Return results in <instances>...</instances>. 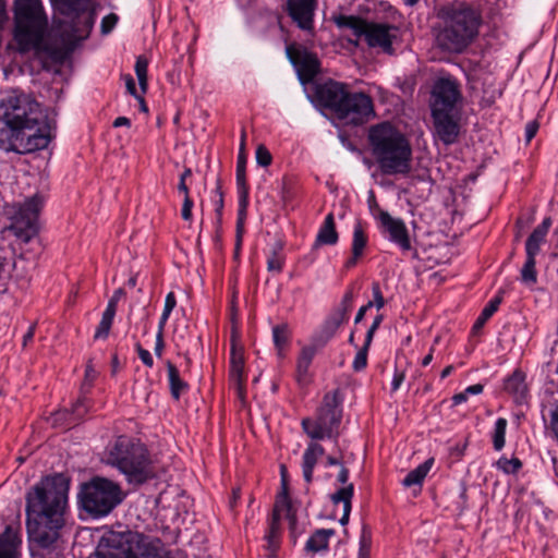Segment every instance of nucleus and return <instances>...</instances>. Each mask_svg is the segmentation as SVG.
<instances>
[{"mask_svg":"<svg viewBox=\"0 0 558 558\" xmlns=\"http://www.w3.org/2000/svg\"><path fill=\"white\" fill-rule=\"evenodd\" d=\"M70 482L63 474L46 476L26 494V527L40 549L54 551L64 525Z\"/></svg>","mask_w":558,"mask_h":558,"instance_id":"obj_1","label":"nucleus"},{"mask_svg":"<svg viewBox=\"0 0 558 558\" xmlns=\"http://www.w3.org/2000/svg\"><path fill=\"white\" fill-rule=\"evenodd\" d=\"M50 125L39 104L25 94L0 104V146L7 151L28 154L50 143Z\"/></svg>","mask_w":558,"mask_h":558,"instance_id":"obj_2","label":"nucleus"},{"mask_svg":"<svg viewBox=\"0 0 558 558\" xmlns=\"http://www.w3.org/2000/svg\"><path fill=\"white\" fill-rule=\"evenodd\" d=\"M312 100L344 124L361 125L374 116L373 100L368 95L352 93L348 84L333 80L316 84Z\"/></svg>","mask_w":558,"mask_h":558,"instance_id":"obj_3","label":"nucleus"},{"mask_svg":"<svg viewBox=\"0 0 558 558\" xmlns=\"http://www.w3.org/2000/svg\"><path fill=\"white\" fill-rule=\"evenodd\" d=\"M435 41L442 51L461 53L478 35L480 11L465 2L445 5L437 13Z\"/></svg>","mask_w":558,"mask_h":558,"instance_id":"obj_4","label":"nucleus"},{"mask_svg":"<svg viewBox=\"0 0 558 558\" xmlns=\"http://www.w3.org/2000/svg\"><path fill=\"white\" fill-rule=\"evenodd\" d=\"M48 20L40 0H14V40L20 52L34 50L53 62L63 58L61 50L45 41Z\"/></svg>","mask_w":558,"mask_h":558,"instance_id":"obj_5","label":"nucleus"},{"mask_svg":"<svg viewBox=\"0 0 558 558\" xmlns=\"http://www.w3.org/2000/svg\"><path fill=\"white\" fill-rule=\"evenodd\" d=\"M368 142L372 155L384 174H408L411 171L412 147L391 123L373 125L368 131Z\"/></svg>","mask_w":558,"mask_h":558,"instance_id":"obj_6","label":"nucleus"},{"mask_svg":"<svg viewBox=\"0 0 558 558\" xmlns=\"http://www.w3.org/2000/svg\"><path fill=\"white\" fill-rule=\"evenodd\" d=\"M339 28L351 29L357 39H363L372 49L395 54L393 43L398 38L397 26L387 23L367 21L356 15L339 14L332 17Z\"/></svg>","mask_w":558,"mask_h":558,"instance_id":"obj_7","label":"nucleus"},{"mask_svg":"<svg viewBox=\"0 0 558 558\" xmlns=\"http://www.w3.org/2000/svg\"><path fill=\"white\" fill-rule=\"evenodd\" d=\"M107 553H96L89 558H172L160 541H150L137 532L112 533Z\"/></svg>","mask_w":558,"mask_h":558,"instance_id":"obj_8","label":"nucleus"},{"mask_svg":"<svg viewBox=\"0 0 558 558\" xmlns=\"http://www.w3.org/2000/svg\"><path fill=\"white\" fill-rule=\"evenodd\" d=\"M109 461L125 474L129 483L135 485L145 483L154 475L145 447L126 437L117 439L110 450Z\"/></svg>","mask_w":558,"mask_h":558,"instance_id":"obj_9","label":"nucleus"},{"mask_svg":"<svg viewBox=\"0 0 558 558\" xmlns=\"http://www.w3.org/2000/svg\"><path fill=\"white\" fill-rule=\"evenodd\" d=\"M342 399L338 389L327 392L318 407L315 417H304L302 429L313 440L325 438L337 442L342 420Z\"/></svg>","mask_w":558,"mask_h":558,"instance_id":"obj_10","label":"nucleus"},{"mask_svg":"<svg viewBox=\"0 0 558 558\" xmlns=\"http://www.w3.org/2000/svg\"><path fill=\"white\" fill-rule=\"evenodd\" d=\"M123 500L120 486L104 477H94L81 486L80 507L93 518L109 514Z\"/></svg>","mask_w":558,"mask_h":558,"instance_id":"obj_11","label":"nucleus"},{"mask_svg":"<svg viewBox=\"0 0 558 558\" xmlns=\"http://www.w3.org/2000/svg\"><path fill=\"white\" fill-rule=\"evenodd\" d=\"M542 373L545 377L542 392V417L545 422V434L553 440H558V360L555 359V348L549 351V359L544 362Z\"/></svg>","mask_w":558,"mask_h":558,"instance_id":"obj_12","label":"nucleus"},{"mask_svg":"<svg viewBox=\"0 0 558 558\" xmlns=\"http://www.w3.org/2000/svg\"><path fill=\"white\" fill-rule=\"evenodd\" d=\"M43 206V198L35 195L20 204L11 217L10 230L21 243H31L37 240L39 225L38 216Z\"/></svg>","mask_w":558,"mask_h":558,"instance_id":"obj_13","label":"nucleus"},{"mask_svg":"<svg viewBox=\"0 0 558 558\" xmlns=\"http://www.w3.org/2000/svg\"><path fill=\"white\" fill-rule=\"evenodd\" d=\"M462 94L452 77L438 78L430 93V113L462 111Z\"/></svg>","mask_w":558,"mask_h":558,"instance_id":"obj_14","label":"nucleus"},{"mask_svg":"<svg viewBox=\"0 0 558 558\" xmlns=\"http://www.w3.org/2000/svg\"><path fill=\"white\" fill-rule=\"evenodd\" d=\"M286 52L302 84L312 82L319 73L320 62L314 52L295 44L288 45Z\"/></svg>","mask_w":558,"mask_h":558,"instance_id":"obj_15","label":"nucleus"},{"mask_svg":"<svg viewBox=\"0 0 558 558\" xmlns=\"http://www.w3.org/2000/svg\"><path fill=\"white\" fill-rule=\"evenodd\" d=\"M461 112L432 113L435 136L446 146L458 142L461 132Z\"/></svg>","mask_w":558,"mask_h":558,"instance_id":"obj_16","label":"nucleus"},{"mask_svg":"<svg viewBox=\"0 0 558 558\" xmlns=\"http://www.w3.org/2000/svg\"><path fill=\"white\" fill-rule=\"evenodd\" d=\"M377 220L381 229L389 236V240L400 246L402 251L411 250V241L407 226L402 219L393 218L386 210H379Z\"/></svg>","mask_w":558,"mask_h":558,"instance_id":"obj_17","label":"nucleus"},{"mask_svg":"<svg viewBox=\"0 0 558 558\" xmlns=\"http://www.w3.org/2000/svg\"><path fill=\"white\" fill-rule=\"evenodd\" d=\"M317 0H287V12L296 25L306 32L314 27Z\"/></svg>","mask_w":558,"mask_h":558,"instance_id":"obj_18","label":"nucleus"},{"mask_svg":"<svg viewBox=\"0 0 558 558\" xmlns=\"http://www.w3.org/2000/svg\"><path fill=\"white\" fill-rule=\"evenodd\" d=\"M246 132L242 130L240 150L236 160V189L239 204L242 210L246 209L248 202V185L246 183V155H245Z\"/></svg>","mask_w":558,"mask_h":558,"instance_id":"obj_19","label":"nucleus"},{"mask_svg":"<svg viewBox=\"0 0 558 558\" xmlns=\"http://www.w3.org/2000/svg\"><path fill=\"white\" fill-rule=\"evenodd\" d=\"M229 378L238 391L239 397H244V356L243 350L235 343L232 337Z\"/></svg>","mask_w":558,"mask_h":558,"instance_id":"obj_20","label":"nucleus"},{"mask_svg":"<svg viewBox=\"0 0 558 558\" xmlns=\"http://www.w3.org/2000/svg\"><path fill=\"white\" fill-rule=\"evenodd\" d=\"M318 348L313 342L302 348L296 361L295 378L299 385L306 386L311 381L310 366L316 355Z\"/></svg>","mask_w":558,"mask_h":558,"instance_id":"obj_21","label":"nucleus"},{"mask_svg":"<svg viewBox=\"0 0 558 558\" xmlns=\"http://www.w3.org/2000/svg\"><path fill=\"white\" fill-rule=\"evenodd\" d=\"M504 388L505 391L513 398L514 402L523 403L526 401L529 388L525 383V374L521 369H515L505 380Z\"/></svg>","mask_w":558,"mask_h":558,"instance_id":"obj_22","label":"nucleus"},{"mask_svg":"<svg viewBox=\"0 0 558 558\" xmlns=\"http://www.w3.org/2000/svg\"><path fill=\"white\" fill-rule=\"evenodd\" d=\"M348 319L343 314L332 312L324 322L319 333L313 339V343L318 348H323L337 332L338 328Z\"/></svg>","mask_w":558,"mask_h":558,"instance_id":"obj_23","label":"nucleus"},{"mask_svg":"<svg viewBox=\"0 0 558 558\" xmlns=\"http://www.w3.org/2000/svg\"><path fill=\"white\" fill-rule=\"evenodd\" d=\"M339 234L336 230L335 218L332 214H328L318 230L314 247L322 245H335L338 242Z\"/></svg>","mask_w":558,"mask_h":558,"instance_id":"obj_24","label":"nucleus"},{"mask_svg":"<svg viewBox=\"0 0 558 558\" xmlns=\"http://www.w3.org/2000/svg\"><path fill=\"white\" fill-rule=\"evenodd\" d=\"M21 544L19 532L11 525H8L4 532L0 535V556H10V558H17V547Z\"/></svg>","mask_w":558,"mask_h":558,"instance_id":"obj_25","label":"nucleus"},{"mask_svg":"<svg viewBox=\"0 0 558 558\" xmlns=\"http://www.w3.org/2000/svg\"><path fill=\"white\" fill-rule=\"evenodd\" d=\"M335 535L332 529L316 530L305 544V550L310 553H318L328 549L329 538Z\"/></svg>","mask_w":558,"mask_h":558,"instance_id":"obj_26","label":"nucleus"},{"mask_svg":"<svg viewBox=\"0 0 558 558\" xmlns=\"http://www.w3.org/2000/svg\"><path fill=\"white\" fill-rule=\"evenodd\" d=\"M281 513L286 514V518L289 520V524L291 529H294L296 524V514L292 508L291 501L288 496V490H282L276 500L275 508L272 511V515L281 517Z\"/></svg>","mask_w":558,"mask_h":558,"instance_id":"obj_27","label":"nucleus"},{"mask_svg":"<svg viewBox=\"0 0 558 558\" xmlns=\"http://www.w3.org/2000/svg\"><path fill=\"white\" fill-rule=\"evenodd\" d=\"M168 379L170 386L171 396L179 400L180 396L187 390L189 385L181 379L179 369L170 361L167 362Z\"/></svg>","mask_w":558,"mask_h":558,"instance_id":"obj_28","label":"nucleus"},{"mask_svg":"<svg viewBox=\"0 0 558 558\" xmlns=\"http://www.w3.org/2000/svg\"><path fill=\"white\" fill-rule=\"evenodd\" d=\"M434 463V459H428L422 464H420L414 470L410 471L408 475L403 478L402 484L404 487H411L414 485L422 486L424 478L428 474L432 465Z\"/></svg>","mask_w":558,"mask_h":558,"instance_id":"obj_29","label":"nucleus"},{"mask_svg":"<svg viewBox=\"0 0 558 558\" xmlns=\"http://www.w3.org/2000/svg\"><path fill=\"white\" fill-rule=\"evenodd\" d=\"M551 226V219L549 217L545 218L543 222L537 226L533 232L530 234L525 242V248H533L534 252H539L541 243L545 241L546 234Z\"/></svg>","mask_w":558,"mask_h":558,"instance_id":"obj_30","label":"nucleus"},{"mask_svg":"<svg viewBox=\"0 0 558 558\" xmlns=\"http://www.w3.org/2000/svg\"><path fill=\"white\" fill-rule=\"evenodd\" d=\"M502 301L501 292H499L494 299H492L488 304L483 308L482 313L475 320L472 331L474 333H477L483 326L486 324V322L497 312L500 303Z\"/></svg>","mask_w":558,"mask_h":558,"instance_id":"obj_31","label":"nucleus"},{"mask_svg":"<svg viewBox=\"0 0 558 558\" xmlns=\"http://www.w3.org/2000/svg\"><path fill=\"white\" fill-rule=\"evenodd\" d=\"M274 343L277 349L279 357L284 356V349L288 347L291 339V331L287 324L277 325L272 328Z\"/></svg>","mask_w":558,"mask_h":558,"instance_id":"obj_32","label":"nucleus"},{"mask_svg":"<svg viewBox=\"0 0 558 558\" xmlns=\"http://www.w3.org/2000/svg\"><path fill=\"white\" fill-rule=\"evenodd\" d=\"M526 260L521 269V280L527 286L536 283L535 256L538 254L533 248L526 247Z\"/></svg>","mask_w":558,"mask_h":558,"instance_id":"obj_33","label":"nucleus"},{"mask_svg":"<svg viewBox=\"0 0 558 558\" xmlns=\"http://www.w3.org/2000/svg\"><path fill=\"white\" fill-rule=\"evenodd\" d=\"M114 307L113 302H108V305L102 313L101 320L96 329L95 338H102L106 339L109 335V331L111 329V325L114 318Z\"/></svg>","mask_w":558,"mask_h":558,"instance_id":"obj_34","label":"nucleus"},{"mask_svg":"<svg viewBox=\"0 0 558 558\" xmlns=\"http://www.w3.org/2000/svg\"><path fill=\"white\" fill-rule=\"evenodd\" d=\"M367 243L368 236L361 222H357L353 229L351 253L355 256H363Z\"/></svg>","mask_w":558,"mask_h":558,"instance_id":"obj_35","label":"nucleus"},{"mask_svg":"<svg viewBox=\"0 0 558 558\" xmlns=\"http://www.w3.org/2000/svg\"><path fill=\"white\" fill-rule=\"evenodd\" d=\"M75 14L77 15V19L83 22V29L81 31L74 23L72 25L73 37L75 39H82L86 37L92 31L95 21L94 15L93 13L86 12V9L81 13Z\"/></svg>","mask_w":558,"mask_h":558,"instance_id":"obj_36","label":"nucleus"},{"mask_svg":"<svg viewBox=\"0 0 558 558\" xmlns=\"http://www.w3.org/2000/svg\"><path fill=\"white\" fill-rule=\"evenodd\" d=\"M62 14L81 13L86 9L88 0H56Z\"/></svg>","mask_w":558,"mask_h":558,"instance_id":"obj_37","label":"nucleus"},{"mask_svg":"<svg viewBox=\"0 0 558 558\" xmlns=\"http://www.w3.org/2000/svg\"><path fill=\"white\" fill-rule=\"evenodd\" d=\"M507 420L504 417L497 418L495 423L494 434H493V446L496 451H500L505 446V436L507 428Z\"/></svg>","mask_w":558,"mask_h":558,"instance_id":"obj_38","label":"nucleus"},{"mask_svg":"<svg viewBox=\"0 0 558 558\" xmlns=\"http://www.w3.org/2000/svg\"><path fill=\"white\" fill-rule=\"evenodd\" d=\"M282 246L278 245L267 258V270L275 274H280L284 265V255L281 253Z\"/></svg>","mask_w":558,"mask_h":558,"instance_id":"obj_39","label":"nucleus"},{"mask_svg":"<svg viewBox=\"0 0 558 558\" xmlns=\"http://www.w3.org/2000/svg\"><path fill=\"white\" fill-rule=\"evenodd\" d=\"M317 460L318 458H316V456L306 448L303 453L302 471L303 477L305 482L308 484L313 481V471L317 463Z\"/></svg>","mask_w":558,"mask_h":558,"instance_id":"obj_40","label":"nucleus"},{"mask_svg":"<svg viewBox=\"0 0 558 558\" xmlns=\"http://www.w3.org/2000/svg\"><path fill=\"white\" fill-rule=\"evenodd\" d=\"M354 494V486L352 483L345 485L344 487L338 489L335 494L330 496V499L333 504L342 502L343 507H352V497Z\"/></svg>","mask_w":558,"mask_h":558,"instance_id":"obj_41","label":"nucleus"},{"mask_svg":"<svg viewBox=\"0 0 558 558\" xmlns=\"http://www.w3.org/2000/svg\"><path fill=\"white\" fill-rule=\"evenodd\" d=\"M147 68L148 61L143 56L137 57L135 62V73L138 80L140 88L142 93L147 90Z\"/></svg>","mask_w":558,"mask_h":558,"instance_id":"obj_42","label":"nucleus"},{"mask_svg":"<svg viewBox=\"0 0 558 558\" xmlns=\"http://www.w3.org/2000/svg\"><path fill=\"white\" fill-rule=\"evenodd\" d=\"M372 546V532L367 525H363L360 536V549L357 558H369Z\"/></svg>","mask_w":558,"mask_h":558,"instance_id":"obj_43","label":"nucleus"},{"mask_svg":"<svg viewBox=\"0 0 558 558\" xmlns=\"http://www.w3.org/2000/svg\"><path fill=\"white\" fill-rule=\"evenodd\" d=\"M496 464L497 468L506 474H515L522 468V462L518 458L508 459L506 457H501L498 459Z\"/></svg>","mask_w":558,"mask_h":558,"instance_id":"obj_44","label":"nucleus"},{"mask_svg":"<svg viewBox=\"0 0 558 558\" xmlns=\"http://www.w3.org/2000/svg\"><path fill=\"white\" fill-rule=\"evenodd\" d=\"M279 515H272L269 524V531L266 535L268 546L271 549H275L278 546V537H279Z\"/></svg>","mask_w":558,"mask_h":558,"instance_id":"obj_45","label":"nucleus"},{"mask_svg":"<svg viewBox=\"0 0 558 558\" xmlns=\"http://www.w3.org/2000/svg\"><path fill=\"white\" fill-rule=\"evenodd\" d=\"M353 300H354V294L351 290H348L342 300H341V303L340 305L335 310V312H337L338 314H343V317H345L347 319L349 318V313L352 308V303H353Z\"/></svg>","mask_w":558,"mask_h":558,"instance_id":"obj_46","label":"nucleus"},{"mask_svg":"<svg viewBox=\"0 0 558 558\" xmlns=\"http://www.w3.org/2000/svg\"><path fill=\"white\" fill-rule=\"evenodd\" d=\"M368 349L369 347H366L364 343V345L357 351L352 365L355 372H360L366 367Z\"/></svg>","mask_w":558,"mask_h":558,"instance_id":"obj_47","label":"nucleus"},{"mask_svg":"<svg viewBox=\"0 0 558 558\" xmlns=\"http://www.w3.org/2000/svg\"><path fill=\"white\" fill-rule=\"evenodd\" d=\"M272 157L270 151L264 145H258L256 148V162L262 167H267L271 163Z\"/></svg>","mask_w":558,"mask_h":558,"instance_id":"obj_48","label":"nucleus"},{"mask_svg":"<svg viewBox=\"0 0 558 558\" xmlns=\"http://www.w3.org/2000/svg\"><path fill=\"white\" fill-rule=\"evenodd\" d=\"M88 411L86 398H80L72 407V415L75 418H81Z\"/></svg>","mask_w":558,"mask_h":558,"instance_id":"obj_49","label":"nucleus"},{"mask_svg":"<svg viewBox=\"0 0 558 558\" xmlns=\"http://www.w3.org/2000/svg\"><path fill=\"white\" fill-rule=\"evenodd\" d=\"M372 293H373V303H374V306L377 308V310H380L385 306V299L383 296V293H381V290H380V286L378 282H374L373 286H372Z\"/></svg>","mask_w":558,"mask_h":558,"instance_id":"obj_50","label":"nucleus"},{"mask_svg":"<svg viewBox=\"0 0 558 558\" xmlns=\"http://www.w3.org/2000/svg\"><path fill=\"white\" fill-rule=\"evenodd\" d=\"M118 22V16L114 13H110L106 15L101 21V33L109 34L116 26Z\"/></svg>","mask_w":558,"mask_h":558,"instance_id":"obj_51","label":"nucleus"},{"mask_svg":"<svg viewBox=\"0 0 558 558\" xmlns=\"http://www.w3.org/2000/svg\"><path fill=\"white\" fill-rule=\"evenodd\" d=\"M136 350L138 353L140 359L147 367H153L154 360L150 354V352L146 349H144L140 343L136 344Z\"/></svg>","mask_w":558,"mask_h":558,"instance_id":"obj_52","label":"nucleus"},{"mask_svg":"<svg viewBox=\"0 0 558 558\" xmlns=\"http://www.w3.org/2000/svg\"><path fill=\"white\" fill-rule=\"evenodd\" d=\"M192 207L193 201L191 199L190 195H184L181 216L186 221L192 219Z\"/></svg>","mask_w":558,"mask_h":558,"instance_id":"obj_53","label":"nucleus"},{"mask_svg":"<svg viewBox=\"0 0 558 558\" xmlns=\"http://www.w3.org/2000/svg\"><path fill=\"white\" fill-rule=\"evenodd\" d=\"M242 213H245V210H242L240 208V215ZM242 236H243V223H242V218L241 216L239 217V220H238V223H236V239H235V256L239 255V252H240V248H241V244H242Z\"/></svg>","mask_w":558,"mask_h":558,"instance_id":"obj_54","label":"nucleus"},{"mask_svg":"<svg viewBox=\"0 0 558 558\" xmlns=\"http://www.w3.org/2000/svg\"><path fill=\"white\" fill-rule=\"evenodd\" d=\"M124 81H125V87H126V90L132 95L134 96L135 98L140 99L143 104H144V98L140 95H137V90H136V86H135V82H134V78L132 77V75L130 74H125L123 76Z\"/></svg>","mask_w":558,"mask_h":558,"instance_id":"obj_55","label":"nucleus"},{"mask_svg":"<svg viewBox=\"0 0 558 558\" xmlns=\"http://www.w3.org/2000/svg\"><path fill=\"white\" fill-rule=\"evenodd\" d=\"M192 175V170L190 168H185L183 173L180 177V182L178 185V190L182 192L184 195H189V187L186 185V179Z\"/></svg>","mask_w":558,"mask_h":558,"instance_id":"obj_56","label":"nucleus"},{"mask_svg":"<svg viewBox=\"0 0 558 558\" xmlns=\"http://www.w3.org/2000/svg\"><path fill=\"white\" fill-rule=\"evenodd\" d=\"M177 305V299L173 292H169L165 300V307H163V314L170 315L172 310Z\"/></svg>","mask_w":558,"mask_h":558,"instance_id":"obj_57","label":"nucleus"},{"mask_svg":"<svg viewBox=\"0 0 558 558\" xmlns=\"http://www.w3.org/2000/svg\"><path fill=\"white\" fill-rule=\"evenodd\" d=\"M538 130L537 121H531L525 126V142L529 144L532 138L536 135Z\"/></svg>","mask_w":558,"mask_h":558,"instance_id":"obj_58","label":"nucleus"},{"mask_svg":"<svg viewBox=\"0 0 558 558\" xmlns=\"http://www.w3.org/2000/svg\"><path fill=\"white\" fill-rule=\"evenodd\" d=\"M533 221V211H527L524 216L520 217L518 220V233L517 239L519 240V235L523 230L524 225L529 227V225Z\"/></svg>","mask_w":558,"mask_h":558,"instance_id":"obj_59","label":"nucleus"},{"mask_svg":"<svg viewBox=\"0 0 558 558\" xmlns=\"http://www.w3.org/2000/svg\"><path fill=\"white\" fill-rule=\"evenodd\" d=\"M374 306V303L373 302H367L365 305H363L362 307H360V310L357 311V314L355 316V319H354V323L355 324H359L360 322H362V319L364 318L365 316V313Z\"/></svg>","mask_w":558,"mask_h":558,"instance_id":"obj_60","label":"nucleus"},{"mask_svg":"<svg viewBox=\"0 0 558 558\" xmlns=\"http://www.w3.org/2000/svg\"><path fill=\"white\" fill-rule=\"evenodd\" d=\"M307 449L311 450L315 456L316 458H320L324 456L325 453V449L322 445H319L318 442H311L308 446H307Z\"/></svg>","mask_w":558,"mask_h":558,"instance_id":"obj_61","label":"nucleus"},{"mask_svg":"<svg viewBox=\"0 0 558 558\" xmlns=\"http://www.w3.org/2000/svg\"><path fill=\"white\" fill-rule=\"evenodd\" d=\"M163 347H165L163 336H161L160 333H157L156 344H155V353L157 356H159V357L161 356Z\"/></svg>","mask_w":558,"mask_h":558,"instance_id":"obj_62","label":"nucleus"},{"mask_svg":"<svg viewBox=\"0 0 558 558\" xmlns=\"http://www.w3.org/2000/svg\"><path fill=\"white\" fill-rule=\"evenodd\" d=\"M404 379L403 373H396L391 383L392 390L396 391Z\"/></svg>","mask_w":558,"mask_h":558,"instance_id":"obj_63","label":"nucleus"},{"mask_svg":"<svg viewBox=\"0 0 558 558\" xmlns=\"http://www.w3.org/2000/svg\"><path fill=\"white\" fill-rule=\"evenodd\" d=\"M483 389H484L483 385L475 384V385L469 386L464 391L466 392V396L468 395H478L483 391Z\"/></svg>","mask_w":558,"mask_h":558,"instance_id":"obj_64","label":"nucleus"}]
</instances>
